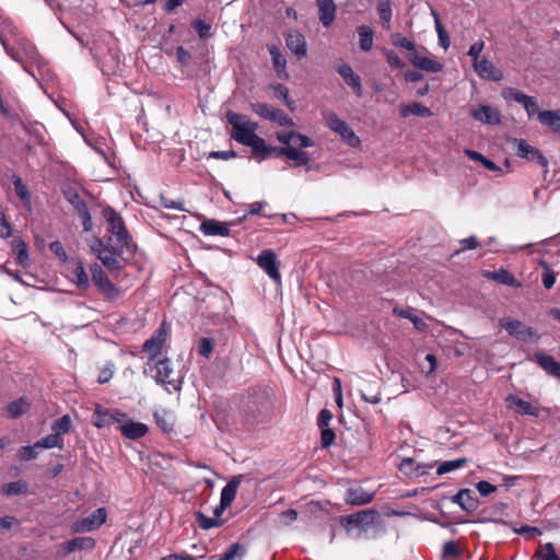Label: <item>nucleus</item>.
Instances as JSON below:
<instances>
[{
    "mask_svg": "<svg viewBox=\"0 0 560 560\" xmlns=\"http://www.w3.org/2000/svg\"><path fill=\"white\" fill-rule=\"evenodd\" d=\"M436 462L421 463L415 457H402L398 464V469L408 478H419L428 475L429 471L435 466Z\"/></svg>",
    "mask_w": 560,
    "mask_h": 560,
    "instance_id": "9b49d317",
    "label": "nucleus"
},
{
    "mask_svg": "<svg viewBox=\"0 0 560 560\" xmlns=\"http://www.w3.org/2000/svg\"><path fill=\"white\" fill-rule=\"evenodd\" d=\"M469 114L475 120L480 121L486 125L501 124L500 112L490 105L479 104V105L472 106L469 110Z\"/></svg>",
    "mask_w": 560,
    "mask_h": 560,
    "instance_id": "dca6fc26",
    "label": "nucleus"
},
{
    "mask_svg": "<svg viewBox=\"0 0 560 560\" xmlns=\"http://www.w3.org/2000/svg\"><path fill=\"white\" fill-rule=\"evenodd\" d=\"M399 113L401 117H408L410 115L430 117L433 115L429 107L417 102L401 105L399 107Z\"/></svg>",
    "mask_w": 560,
    "mask_h": 560,
    "instance_id": "72a5a7b5",
    "label": "nucleus"
},
{
    "mask_svg": "<svg viewBox=\"0 0 560 560\" xmlns=\"http://www.w3.org/2000/svg\"><path fill=\"white\" fill-rule=\"evenodd\" d=\"M97 246L98 248L93 247V250L97 253V258L110 273L118 277L121 269V262L118 257L122 254H116L113 245H110V248L105 247L101 240H97Z\"/></svg>",
    "mask_w": 560,
    "mask_h": 560,
    "instance_id": "4468645a",
    "label": "nucleus"
},
{
    "mask_svg": "<svg viewBox=\"0 0 560 560\" xmlns=\"http://www.w3.org/2000/svg\"><path fill=\"white\" fill-rule=\"evenodd\" d=\"M200 230L206 235H220L226 236L230 233V229L226 224L218 222L215 220H206L201 223Z\"/></svg>",
    "mask_w": 560,
    "mask_h": 560,
    "instance_id": "f704fd0d",
    "label": "nucleus"
},
{
    "mask_svg": "<svg viewBox=\"0 0 560 560\" xmlns=\"http://www.w3.org/2000/svg\"><path fill=\"white\" fill-rule=\"evenodd\" d=\"M37 448L35 444L32 446H22L18 454L19 459L22 462L35 459L38 456Z\"/></svg>",
    "mask_w": 560,
    "mask_h": 560,
    "instance_id": "4d7b16f0",
    "label": "nucleus"
},
{
    "mask_svg": "<svg viewBox=\"0 0 560 560\" xmlns=\"http://www.w3.org/2000/svg\"><path fill=\"white\" fill-rule=\"evenodd\" d=\"M285 45L300 59L307 54L306 39L299 31L291 30L285 34Z\"/></svg>",
    "mask_w": 560,
    "mask_h": 560,
    "instance_id": "aec40b11",
    "label": "nucleus"
},
{
    "mask_svg": "<svg viewBox=\"0 0 560 560\" xmlns=\"http://www.w3.org/2000/svg\"><path fill=\"white\" fill-rule=\"evenodd\" d=\"M256 262L276 283H281L280 261L272 249L261 250L256 258Z\"/></svg>",
    "mask_w": 560,
    "mask_h": 560,
    "instance_id": "9d476101",
    "label": "nucleus"
},
{
    "mask_svg": "<svg viewBox=\"0 0 560 560\" xmlns=\"http://www.w3.org/2000/svg\"><path fill=\"white\" fill-rule=\"evenodd\" d=\"M72 281L79 289H88L90 285L89 276L81 261H77L72 270Z\"/></svg>",
    "mask_w": 560,
    "mask_h": 560,
    "instance_id": "58836bf2",
    "label": "nucleus"
},
{
    "mask_svg": "<svg viewBox=\"0 0 560 560\" xmlns=\"http://www.w3.org/2000/svg\"><path fill=\"white\" fill-rule=\"evenodd\" d=\"M242 479V475L235 476L223 487L220 498L223 501V505H231L234 501Z\"/></svg>",
    "mask_w": 560,
    "mask_h": 560,
    "instance_id": "2f4dec72",
    "label": "nucleus"
},
{
    "mask_svg": "<svg viewBox=\"0 0 560 560\" xmlns=\"http://www.w3.org/2000/svg\"><path fill=\"white\" fill-rule=\"evenodd\" d=\"M170 327L166 322H162L153 335L147 339L142 350L149 355V360L156 359L168 338Z\"/></svg>",
    "mask_w": 560,
    "mask_h": 560,
    "instance_id": "6e6552de",
    "label": "nucleus"
},
{
    "mask_svg": "<svg viewBox=\"0 0 560 560\" xmlns=\"http://www.w3.org/2000/svg\"><path fill=\"white\" fill-rule=\"evenodd\" d=\"M535 360L549 375L560 380V363L552 355L539 352L535 354Z\"/></svg>",
    "mask_w": 560,
    "mask_h": 560,
    "instance_id": "bb28decb",
    "label": "nucleus"
},
{
    "mask_svg": "<svg viewBox=\"0 0 560 560\" xmlns=\"http://www.w3.org/2000/svg\"><path fill=\"white\" fill-rule=\"evenodd\" d=\"M27 491V482L24 480L12 481L3 486L2 493L10 495H19Z\"/></svg>",
    "mask_w": 560,
    "mask_h": 560,
    "instance_id": "49530a36",
    "label": "nucleus"
},
{
    "mask_svg": "<svg viewBox=\"0 0 560 560\" xmlns=\"http://www.w3.org/2000/svg\"><path fill=\"white\" fill-rule=\"evenodd\" d=\"M532 560H560V557L557 555L553 544L547 542L539 547Z\"/></svg>",
    "mask_w": 560,
    "mask_h": 560,
    "instance_id": "a19ab883",
    "label": "nucleus"
},
{
    "mask_svg": "<svg viewBox=\"0 0 560 560\" xmlns=\"http://www.w3.org/2000/svg\"><path fill=\"white\" fill-rule=\"evenodd\" d=\"M92 281L97 287L98 291L108 301H115L120 296V291L116 288L108 279L104 270L98 266L94 265L91 267Z\"/></svg>",
    "mask_w": 560,
    "mask_h": 560,
    "instance_id": "1a4fd4ad",
    "label": "nucleus"
},
{
    "mask_svg": "<svg viewBox=\"0 0 560 560\" xmlns=\"http://www.w3.org/2000/svg\"><path fill=\"white\" fill-rule=\"evenodd\" d=\"M541 281L544 287L548 290L551 289L556 283V275L549 267L545 268V271L541 276Z\"/></svg>",
    "mask_w": 560,
    "mask_h": 560,
    "instance_id": "338daca9",
    "label": "nucleus"
},
{
    "mask_svg": "<svg viewBox=\"0 0 560 560\" xmlns=\"http://www.w3.org/2000/svg\"><path fill=\"white\" fill-rule=\"evenodd\" d=\"M514 143L516 144L515 149L517 156L526 159L528 161H535L541 166L547 167L548 161L538 149L529 145L523 139H514Z\"/></svg>",
    "mask_w": 560,
    "mask_h": 560,
    "instance_id": "6ab92c4d",
    "label": "nucleus"
},
{
    "mask_svg": "<svg viewBox=\"0 0 560 560\" xmlns=\"http://www.w3.org/2000/svg\"><path fill=\"white\" fill-rule=\"evenodd\" d=\"M72 206L74 207L75 211L82 219V224L84 228V231H90L92 229V218L89 210L88 205L85 201H83L79 195L74 194L72 198L69 199Z\"/></svg>",
    "mask_w": 560,
    "mask_h": 560,
    "instance_id": "c756f323",
    "label": "nucleus"
},
{
    "mask_svg": "<svg viewBox=\"0 0 560 560\" xmlns=\"http://www.w3.org/2000/svg\"><path fill=\"white\" fill-rule=\"evenodd\" d=\"M70 427L71 418L69 415H65L52 422L51 430L56 435L61 436L69 432Z\"/></svg>",
    "mask_w": 560,
    "mask_h": 560,
    "instance_id": "8fccbe9b",
    "label": "nucleus"
},
{
    "mask_svg": "<svg viewBox=\"0 0 560 560\" xmlns=\"http://www.w3.org/2000/svg\"><path fill=\"white\" fill-rule=\"evenodd\" d=\"M408 60L416 68L430 73H438L443 70V65L440 61H438L435 58L431 56H422L419 54V51L408 54Z\"/></svg>",
    "mask_w": 560,
    "mask_h": 560,
    "instance_id": "a211bd4d",
    "label": "nucleus"
},
{
    "mask_svg": "<svg viewBox=\"0 0 560 560\" xmlns=\"http://www.w3.org/2000/svg\"><path fill=\"white\" fill-rule=\"evenodd\" d=\"M35 447L39 448H62L63 447V439L61 436L56 435L55 433L48 434L45 438L40 439L35 443Z\"/></svg>",
    "mask_w": 560,
    "mask_h": 560,
    "instance_id": "a18cd8bd",
    "label": "nucleus"
},
{
    "mask_svg": "<svg viewBox=\"0 0 560 560\" xmlns=\"http://www.w3.org/2000/svg\"><path fill=\"white\" fill-rule=\"evenodd\" d=\"M385 57L390 67H395V68H404L405 67V62L393 50H385Z\"/></svg>",
    "mask_w": 560,
    "mask_h": 560,
    "instance_id": "69168bd1",
    "label": "nucleus"
},
{
    "mask_svg": "<svg viewBox=\"0 0 560 560\" xmlns=\"http://www.w3.org/2000/svg\"><path fill=\"white\" fill-rule=\"evenodd\" d=\"M393 313L400 317V318H407L409 319L412 324H413V327L419 330V331H425L427 328H428V325L427 323L420 318L419 316L416 315L415 313V310L413 308H398V307H395L393 310Z\"/></svg>",
    "mask_w": 560,
    "mask_h": 560,
    "instance_id": "473e14b6",
    "label": "nucleus"
},
{
    "mask_svg": "<svg viewBox=\"0 0 560 560\" xmlns=\"http://www.w3.org/2000/svg\"><path fill=\"white\" fill-rule=\"evenodd\" d=\"M452 502L460 506L462 510L472 513L479 508V501L470 489H462L452 497Z\"/></svg>",
    "mask_w": 560,
    "mask_h": 560,
    "instance_id": "412c9836",
    "label": "nucleus"
},
{
    "mask_svg": "<svg viewBox=\"0 0 560 560\" xmlns=\"http://www.w3.org/2000/svg\"><path fill=\"white\" fill-rule=\"evenodd\" d=\"M246 552L243 545L235 542L231 545L219 560H241Z\"/></svg>",
    "mask_w": 560,
    "mask_h": 560,
    "instance_id": "09e8293b",
    "label": "nucleus"
},
{
    "mask_svg": "<svg viewBox=\"0 0 560 560\" xmlns=\"http://www.w3.org/2000/svg\"><path fill=\"white\" fill-rule=\"evenodd\" d=\"M500 326L505 329L509 335L520 340H530L535 336V331L532 327L526 326L524 323L511 317H504L500 319Z\"/></svg>",
    "mask_w": 560,
    "mask_h": 560,
    "instance_id": "2eb2a0df",
    "label": "nucleus"
},
{
    "mask_svg": "<svg viewBox=\"0 0 560 560\" xmlns=\"http://www.w3.org/2000/svg\"><path fill=\"white\" fill-rule=\"evenodd\" d=\"M103 214L107 222V232L110 234V245L116 254H124L131 248L132 242L121 215L110 207L105 208Z\"/></svg>",
    "mask_w": 560,
    "mask_h": 560,
    "instance_id": "7ed1b4c3",
    "label": "nucleus"
},
{
    "mask_svg": "<svg viewBox=\"0 0 560 560\" xmlns=\"http://www.w3.org/2000/svg\"><path fill=\"white\" fill-rule=\"evenodd\" d=\"M522 105L525 108L528 117H533L534 115L538 116V113H540L538 100L535 96H527L526 100L522 103Z\"/></svg>",
    "mask_w": 560,
    "mask_h": 560,
    "instance_id": "6e6d98bb",
    "label": "nucleus"
},
{
    "mask_svg": "<svg viewBox=\"0 0 560 560\" xmlns=\"http://www.w3.org/2000/svg\"><path fill=\"white\" fill-rule=\"evenodd\" d=\"M195 517L198 526L203 530H209L211 528L219 527L223 524V521L217 517L207 516L200 511H197L195 513Z\"/></svg>",
    "mask_w": 560,
    "mask_h": 560,
    "instance_id": "ea45409f",
    "label": "nucleus"
},
{
    "mask_svg": "<svg viewBox=\"0 0 560 560\" xmlns=\"http://www.w3.org/2000/svg\"><path fill=\"white\" fill-rule=\"evenodd\" d=\"M466 463H467L466 457H459L456 459L442 462L436 468V474L444 475V474L454 471L458 468H462Z\"/></svg>",
    "mask_w": 560,
    "mask_h": 560,
    "instance_id": "c03bdc74",
    "label": "nucleus"
},
{
    "mask_svg": "<svg viewBox=\"0 0 560 560\" xmlns=\"http://www.w3.org/2000/svg\"><path fill=\"white\" fill-rule=\"evenodd\" d=\"M143 373L150 375L156 384L163 386L168 393L178 392L182 388V382L174 377V370L168 358L148 360Z\"/></svg>",
    "mask_w": 560,
    "mask_h": 560,
    "instance_id": "20e7f679",
    "label": "nucleus"
},
{
    "mask_svg": "<svg viewBox=\"0 0 560 560\" xmlns=\"http://www.w3.org/2000/svg\"><path fill=\"white\" fill-rule=\"evenodd\" d=\"M107 521V511L105 508L96 509L92 514L86 517L77 520L71 525V532L74 534L79 533H91L98 529Z\"/></svg>",
    "mask_w": 560,
    "mask_h": 560,
    "instance_id": "0eeeda50",
    "label": "nucleus"
},
{
    "mask_svg": "<svg viewBox=\"0 0 560 560\" xmlns=\"http://www.w3.org/2000/svg\"><path fill=\"white\" fill-rule=\"evenodd\" d=\"M459 555H460V550L455 541L450 540L443 545V557L444 558L454 559V558H457Z\"/></svg>",
    "mask_w": 560,
    "mask_h": 560,
    "instance_id": "13d9d810",
    "label": "nucleus"
},
{
    "mask_svg": "<svg viewBox=\"0 0 560 560\" xmlns=\"http://www.w3.org/2000/svg\"><path fill=\"white\" fill-rule=\"evenodd\" d=\"M336 434L329 428H323L320 433V442L323 447H329L335 442Z\"/></svg>",
    "mask_w": 560,
    "mask_h": 560,
    "instance_id": "e2e57ef3",
    "label": "nucleus"
},
{
    "mask_svg": "<svg viewBox=\"0 0 560 560\" xmlns=\"http://www.w3.org/2000/svg\"><path fill=\"white\" fill-rule=\"evenodd\" d=\"M213 345H214L213 339L208 338V337H202L198 341L197 351L201 357L209 359L213 351Z\"/></svg>",
    "mask_w": 560,
    "mask_h": 560,
    "instance_id": "5fc2aeb1",
    "label": "nucleus"
},
{
    "mask_svg": "<svg viewBox=\"0 0 560 560\" xmlns=\"http://www.w3.org/2000/svg\"><path fill=\"white\" fill-rule=\"evenodd\" d=\"M376 516L377 513L374 510H364L350 514L343 518L346 529L350 532L353 528H358L366 532L374 525Z\"/></svg>",
    "mask_w": 560,
    "mask_h": 560,
    "instance_id": "f8f14e48",
    "label": "nucleus"
},
{
    "mask_svg": "<svg viewBox=\"0 0 560 560\" xmlns=\"http://www.w3.org/2000/svg\"><path fill=\"white\" fill-rule=\"evenodd\" d=\"M498 283L505 284L513 288H521L522 283L506 269L500 268L494 271H487L485 275Z\"/></svg>",
    "mask_w": 560,
    "mask_h": 560,
    "instance_id": "cd10ccee",
    "label": "nucleus"
},
{
    "mask_svg": "<svg viewBox=\"0 0 560 560\" xmlns=\"http://www.w3.org/2000/svg\"><path fill=\"white\" fill-rule=\"evenodd\" d=\"M377 12L380 20L386 28H389L393 11L390 0H378Z\"/></svg>",
    "mask_w": 560,
    "mask_h": 560,
    "instance_id": "79ce46f5",
    "label": "nucleus"
},
{
    "mask_svg": "<svg viewBox=\"0 0 560 560\" xmlns=\"http://www.w3.org/2000/svg\"><path fill=\"white\" fill-rule=\"evenodd\" d=\"M194 30L197 32L200 38H207L211 36L210 33V25L207 24L205 21L197 20L192 23Z\"/></svg>",
    "mask_w": 560,
    "mask_h": 560,
    "instance_id": "bf43d9fd",
    "label": "nucleus"
},
{
    "mask_svg": "<svg viewBox=\"0 0 560 560\" xmlns=\"http://www.w3.org/2000/svg\"><path fill=\"white\" fill-rule=\"evenodd\" d=\"M327 126L336 133H338L341 139L352 148H357L360 145V138L355 135V132L349 127V125L341 120L336 114L327 113L324 115Z\"/></svg>",
    "mask_w": 560,
    "mask_h": 560,
    "instance_id": "423d86ee",
    "label": "nucleus"
},
{
    "mask_svg": "<svg viewBox=\"0 0 560 560\" xmlns=\"http://www.w3.org/2000/svg\"><path fill=\"white\" fill-rule=\"evenodd\" d=\"M226 120L232 127L231 138L253 150L260 139L256 133L258 124L250 120L248 116L232 110L226 113Z\"/></svg>",
    "mask_w": 560,
    "mask_h": 560,
    "instance_id": "f03ea898",
    "label": "nucleus"
},
{
    "mask_svg": "<svg viewBox=\"0 0 560 560\" xmlns=\"http://www.w3.org/2000/svg\"><path fill=\"white\" fill-rule=\"evenodd\" d=\"M0 35H2L4 38H7L9 44H10V39H12V42L14 43L16 40V37H21V35L18 32L16 26L9 19L3 20L2 31H0Z\"/></svg>",
    "mask_w": 560,
    "mask_h": 560,
    "instance_id": "603ef678",
    "label": "nucleus"
},
{
    "mask_svg": "<svg viewBox=\"0 0 560 560\" xmlns=\"http://www.w3.org/2000/svg\"><path fill=\"white\" fill-rule=\"evenodd\" d=\"M119 429L122 435L130 440H137L144 436L149 430L147 424L131 420H128L126 423L121 424Z\"/></svg>",
    "mask_w": 560,
    "mask_h": 560,
    "instance_id": "7c9ffc66",
    "label": "nucleus"
},
{
    "mask_svg": "<svg viewBox=\"0 0 560 560\" xmlns=\"http://www.w3.org/2000/svg\"><path fill=\"white\" fill-rule=\"evenodd\" d=\"M501 95L506 102H516L518 104H522L528 96L514 88H504Z\"/></svg>",
    "mask_w": 560,
    "mask_h": 560,
    "instance_id": "3c124183",
    "label": "nucleus"
},
{
    "mask_svg": "<svg viewBox=\"0 0 560 560\" xmlns=\"http://www.w3.org/2000/svg\"><path fill=\"white\" fill-rule=\"evenodd\" d=\"M390 42L394 46L408 50V54L418 51L416 49V44L399 33L392 34Z\"/></svg>",
    "mask_w": 560,
    "mask_h": 560,
    "instance_id": "de8ad7c7",
    "label": "nucleus"
},
{
    "mask_svg": "<svg viewBox=\"0 0 560 560\" xmlns=\"http://www.w3.org/2000/svg\"><path fill=\"white\" fill-rule=\"evenodd\" d=\"M483 47H485L483 40H478L469 47L468 56L472 59V62L480 60L479 56H480Z\"/></svg>",
    "mask_w": 560,
    "mask_h": 560,
    "instance_id": "774afa93",
    "label": "nucleus"
},
{
    "mask_svg": "<svg viewBox=\"0 0 560 560\" xmlns=\"http://www.w3.org/2000/svg\"><path fill=\"white\" fill-rule=\"evenodd\" d=\"M505 405L509 409H512L520 415H529L535 417L539 415L538 407L533 406L530 402L523 400L516 395H509L505 398Z\"/></svg>",
    "mask_w": 560,
    "mask_h": 560,
    "instance_id": "4be33fe9",
    "label": "nucleus"
},
{
    "mask_svg": "<svg viewBox=\"0 0 560 560\" xmlns=\"http://www.w3.org/2000/svg\"><path fill=\"white\" fill-rule=\"evenodd\" d=\"M276 138L284 145L271 147L262 138L258 140L252 152L259 158V162L273 154L278 158L285 156L293 161L296 166H304L310 163L308 153L302 150L314 145V141L310 137L295 131H279Z\"/></svg>",
    "mask_w": 560,
    "mask_h": 560,
    "instance_id": "f257e3e1",
    "label": "nucleus"
},
{
    "mask_svg": "<svg viewBox=\"0 0 560 560\" xmlns=\"http://www.w3.org/2000/svg\"><path fill=\"white\" fill-rule=\"evenodd\" d=\"M538 120L560 136V109L541 110L538 113Z\"/></svg>",
    "mask_w": 560,
    "mask_h": 560,
    "instance_id": "c85d7f7f",
    "label": "nucleus"
},
{
    "mask_svg": "<svg viewBox=\"0 0 560 560\" xmlns=\"http://www.w3.org/2000/svg\"><path fill=\"white\" fill-rule=\"evenodd\" d=\"M318 19L323 26L329 27L336 18V4L334 0H316Z\"/></svg>",
    "mask_w": 560,
    "mask_h": 560,
    "instance_id": "b1692460",
    "label": "nucleus"
},
{
    "mask_svg": "<svg viewBox=\"0 0 560 560\" xmlns=\"http://www.w3.org/2000/svg\"><path fill=\"white\" fill-rule=\"evenodd\" d=\"M373 497V493L368 492L362 487L349 488L346 492V502L351 505H363L370 503Z\"/></svg>",
    "mask_w": 560,
    "mask_h": 560,
    "instance_id": "a878e982",
    "label": "nucleus"
},
{
    "mask_svg": "<svg viewBox=\"0 0 560 560\" xmlns=\"http://www.w3.org/2000/svg\"><path fill=\"white\" fill-rule=\"evenodd\" d=\"M12 249L16 254L19 264L23 267L30 266V256L27 253V245L21 237H15L12 241Z\"/></svg>",
    "mask_w": 560,
    "mask_h": 560,
    "instance_id": "e433bc0d",
    "label": "nucleus"
},
{
    "mask_svg": "<svg viewBox=\"0 0 560 560\" xmlns=\"http://www.w3.org/2000/svg\"><path fill=\"white\" fill-rule=\"evenodd\" d=\"M28 402L24 398H20L7 406V411L12 419H16L28 410Z\"/></svg>",
    "mask_w": 560,
    "mask_h": 560,
    "instance_id": "37998d69",
    "label": "nucleus"
},
{
    "mask_svg": "<svg viewBox=\"0 0 560 560\" xmlns=\"http://www.w3.org/2000/svg\"><path fill=\"white\" fill-rule=\"evenodd\" d=\"M337 72L345 80V82L353 90L358 97L363 95L361 78L355 74L352 68L347 63H341L337 68Z\"/></svg>",
    "mask_w": 560,
    "mask_h": 560,
    "instance_id": "5701e85b",
    "label": "nucleus"
},
{
    "mask_svg": "<svg viewBox=\"0 0 560 560\" xmlns=\"http://www.w3.org/2000/svg\"><path fill=\"white\" fill-rule=\"evenodd\" d=\"M435 31L438 33L440 45L444 49H447L451 45V40H450L447 32L445 31V28L443 27L441 22H438V25L435 26Z\"/></svg>",
    "mask_w": 560,
    "mask_h": 560,
    "instance_id": "680f3d73",
    "label": "nucleus"
},
{
    "mask_svg": "<svg viewBox=\"0 0 560 560\" xmlns=\"http://www.w3.org/2000/svg\"><path fill=\"white\" fill-rule=\"evenodd\" d=\"M95 545L96 541L94 538L89 536H79L62 542L61 547L66 553H71L77 550H92Z\"/></svg>",
    "mask_w": 560,
    "mask_h": 560,
    "instance_id": "393cba45",
    "label": "nucleus"
},
{
    "mask_svg": "<svg viewBox=\"0 0 560 560\" xmlns=\"http://www.w3.org/2000/svg\"><path fill=\"white\" fill-rule=\"evenodd\" d=\"M16 195L24 201L30 200V194L26 186L23 184L20 177H16L13 182Z\"/></svg>",
    "mask_w": 560,
    "mask_h": 560,
    "instance_id": "0e129e2a",
    "label": "nucleus"
},
{
    "mask_svg": "<svg viewBox=\"0 0 560 560\" xmlns=\"http://www.w3.org/2000/svg\"><path fill=\"white\" fill-rule=\"evenodd\" d=\"M476 489L481 497H488L497 491V487L486 480L478 481Z\"/></svg>",
    "mask_w": 560,
    "mask_h": 560,
    "instance_id": "052dcab7",
    "label": "nucleus"
},
{
    "mask_svg": "<svg viewBox=\"0 0 560 560\" xmlns=\"http://www.w3.org/2000/svg\"><path fill=\"white\" fill-rule=\"evenodd\" d=\"M359 35L360 49L363 51H370L373 47L374 33L368 25H361L357 28Z\"/></svg>",
    "mask_w": 560,
    "mask_h": 560,
    "instance_id": "4c0bfd02",
    "label": "nucleus"
},
{
    "mask_svg": "<svg viewBox=\"0 0 560 560\" xmlns=\"http://www.w3.org/2000/svg\"><path fill=\"white\" fill-rule=\"evenodd\" d=\"M268 50L271 56L272 65H273V68L276 70L277 74L280 78H282V77L287 78L288 77V74L285 72L287 60L283 57V55L281 54V50L275 45L269 46Z\"/></svg>",
    "mask_w": 560,
    "mask_h": 560,
    "instance_id": "c9c22d12",
    "label": "nucleus"
},
{
    "mask_svg": "<svg viewBox=\"0 0 560 560\" xmlns=\"http://www.w3.org/2000/svg\"><path fill=\"white\" fill-rule=\"evenodd\" d=\"M154 419L156 421V424L164 431L168 432L173 429V420L171 415H168L166 411L162 412H154Z\"/></svg>",
    "mask_w": 560,
    "mask_h": 560,
    "instance_id": "864d4df0",
    "label": "nucleus"
},
{
    "mask_svg": "<svg viewBox=\"0 0 560 560\" xmlns=\"http://www.w3.org/2000/svg\"><path fill=\"white\" fill-rule=\"evenodd\" d=\"M475 72L485 80L499 82L503 79V72L498 69L489 59L481 58L472 62Z\"/></svg>",
    "mask_w": 560,
    "mask_h": 560,
    "instance_id": "f3484780",
    "label": "nucleus"
},
{
    "mask_svg": "<svg viewBox=\"0 0 560 560\" xmlns=\"http://www.w3.org/2000/svg\"><path fill=\"white\" fill-rule=\"evenodd\" d=\"M254 112L264 119L277 122L280 126H293V119L282 109L273 108L266 103H256Z\"/></svg>",
    "mask_w": 560,
    "mask_h": 560,
    "instance_id": "ddd939ff",
    "label": "nucleus"
},
{
    "mask_svg": "<svg viewBox=\"0 0 560 560\" xmlns=\"http://www.w3.org/2000/svg\"><path fill=\"white\" fill-rule=\"evenodd\" d=\"M0 42L3 45L5 51L16 61L22 62L23 58L36 63L42 65V58L36 47L23 36L16 37L13 43L16 47H10L8 39L0 35Z\"/></svg>",
    "mask_w": 560,
    "mask_h": 560,
    "instance_id": "39448f33",
    "label": "nucleus"
}]
</instances>
